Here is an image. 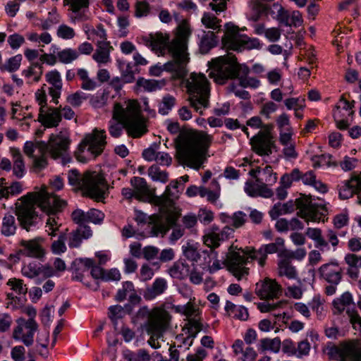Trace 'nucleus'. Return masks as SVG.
Returning <instances> with one entry per match:
<instances>
[{
  "label": "nucleus",
  "mask_w": 361,
  "mask_h": 361,
  "mask_svg": "<svg viewBox=\"0 0 361 361\" xmlns=\"http://www.w3.org/2000/svg\"><path fill=\"white\" fill-rule=\"evenodd\" d=\"M346 314L353 329L360 331L361 334V317L354 309L348 308Z\"/></svg>",
  "instance_id": "nucleus-56"
},
{
  "label": "nucleus",
  "mask_w": 361,
  "mask_h": 361,
  "mask_svg": "<svg viewBox=\"0 0 361 361\" xmlns=\"http://www.w3.org/2000/svg\"><path fill=\"white\" fill-rule=\"evenodd\" d=\"M353 303L352 295L345 292L339 298H336L332 302V313L334 315H339L347 310L348 307Z\"/></svg>",
  "instance_id": "nucleus-30"
},
{
  "label": "nucleus",
  "mask_w": 361,
  "mask_h": 361,
  "mask_svg": "<svg viewBox=\"0 0 361 361\" xmlns=\"http://www.w3.org/2000/svg\"><path fill=\"white\" fill-rule=\"evenodd\" d=\"M46 223V231L49 235L55 236L56 231L59 230L61 224L59 223V219L54 215H48Z\"/></svg>",
  "instance_id": "nucleus-51"
},
{
  "label": "nucleus",
  "mask_w": 361,
  "mask_h": 361,
  "mask_svg": "<svg viewBox=\"0 0 361 361\" xmlns=\"http://www.w3.org/2000/svg\"><path fill=\"white\" fill-rule=\"evenodd\" d=\"M167 288V282L164 279L157 278L150 287H148L144 293L146 300H152L162 294Z\"/></svg>",
  "instance_id": "nucleus-29"
},
{
  "label": "nucleus",
  "mask_w": 361,
  "mask_h": 361,
  "mask_svg": "<svg viewBox=\"0 0 361 361\" xmlns=\"http://www.w3.org/2000/svg\"><path fill=\"white\" fill-rule=\"evenodd\" d=\"M142 39L145 44L152 51L160 53L164 50L166 47L168 48L169 44L171 42V41L169 42V35L161 32L150 33L143 36Z\"/></svg>",
  "instance_id": "nucleus-21"
},
{
  "label": "nucleus",
  "mask_w": 361,
  "mask_h": 361,
  "mask_svg": "<svg viewBox=\"0 0 361 361\" xmlns=\"http://www.w3.org/2000/svg\"><path fill=\"white\" fill-rule=\"evenodd\" d=\"M123 128L133 137H140L147 131L145 121L140 114L139 104L135 100H128L124 105L114 104L112 118L109 121V133L112 137H118Z\"/></svg>",
  "instance_id": "nucleus-4"
},
{
  "label": "nucleus",
  "mask_w": 361,
  "mask_h": 361,
  "mask_svg": "<svg viewBox=\"0 0 361 361\" xmlns=\"http://www.w3.org/2000/svg\"><path fill=\"white\" fill-rule=\"evenodd\" d=\"M35 205L48 215H55L66 206V202L49 192L46 187L19 198L15 204V214L20 226L27 231L35 224L37 218Z\"/></svg>",
  "instance_id": "nucleus-1"
},
{
  "label": "nucleus",
  "mask_w": 361,
  "mask_h": 361,
  "mask_svg": "<svg viewBox=\"0 0 361 361\" xmlns=\"http://www.w3.org/2000/svg\"><path fill=\"white\" fill-rule=\"evenodd\" d=\"M38 121L47 128L56 127L61 121L59 108H46L44 112H39Z\"/></svg>",
  "instance_id": "nucleus-26"
},
{
  "label": "nucleus",
  "mask_w": 361,
  "mask_h": 361,
  "mask_svg": "<svg viewBox=\"0 0 361 361\" xmlns=\"http://www.w3.org/2000/svg\"><path fill=\"white\" fill-rule=\"evenodd\" d=\"M305 99L299 98H290L285 100L284 103L287 109H293L295 111L303 109Z\"/></svg>",
  "instance_id": "nucleus-60"
},
{
  "label": "nucleus",
  "mask_w": 361,
  "mask_h": 361,
  "mask_svg": "<svg viewBox=\"0 0 361 361\" xmlns=\"http://www.w3.org/2000/svg\"><path fill=\"white\" fill-rule=\"evenodd\" d=\"M256 294L261 299H273L281 295V286L275 280L265 279L256 284Z\"/></svg>",
  "instance_id": "nucleus-20"
},
{
  "label": "nucleus",
  "mask_w": 361,
  "mask_h": 361,
  "mask_svg": "<svg viewBox=\"0 0 361 361\" xmlns=\"http://www.w3.org/2000/svg\"><path fill=\"white\" fill-rule=\"evenodd\" d=\"M249 175L255 178L257 183H264L272 185L277 181V175L274 173L270 166H266L262 169L259 166L252 168L249 171Z\"/></svg>",
  "instance_id": "nucleus-23"
},
{
  "label": "nucleus",
  "mask_w": 361,
  "mask_h": 361,
  "mask_svg": "<svg viewBox=\"0 0 361 361\" xmlns=\"http://www.w3.org/2000/svg\"><path fill=\"white\" fill-rule=\"evenodd\" d=\"M209 75L219 84L224 83L228 78H234L238 75L239 64L232 54L219 56L211 62Z\"/></svg>",
  "instance_id": "nucleus-11"
},
{
  "label": "nucleus",
  "mask_w": 361,
  "mask_h": 361,
  "mask_svg": "<svg viewBox=\"0 0 361 361\" xmlns=\"http://www.w3.org/2000/svg\"><path fill=\"white\" fill-rule=\"evenodd\" d=\"M191 35L188 23L183 20L177 27L175 37L169 44L168 51L172 60L162 66L156 65L150 68L152 75L159 76L164 70L171 72L176 78H183L187 73V65L190 58L188 52V42Z\"/></svg>",
  "instance_id": "nucleus-3"
},
{
  "label": "nucleus",
  "mask_w": 361,
  "mask_h": 361,
  "mask_svg": "<svg viewBox=\"0 0 361 361\" xmlns=\"http://www.w3.org/2000/svg\"><path fill=\"white\" fill-rule=\"evenodd\" d=\"M13 159V173L18 178L23 177L25 171V165L23 156L19 149L12 148L11 149Z\"/></svg>",
  "instance_id": "nucleus-37"
},
{
  "label": "nucleus",
  "mask_w": 361,
  "mask_h": 361,
  "mask_svg": "<svg viewBox=\"0 0 361 361\" xmlns=\"http://www.w3.org/2000/svg\"><path fill=\"white\" fill-rule=\"evenodd\" d=\"M225 27L226 30L222 37V44L225 48L237 51L261 48L262 45L259 39L240 35L237 26L227 23Z\"/></svg>",
  "instance_id": "nucleus-10"
},
{
  "label": "nucleus",
  "mask_w": 361,
  "mask_h": 361,
  "mask_svg": "<svg viewBox=\"0 0 361 361\" xmlns=\"http://www.w3.org/2000/svg\"><path fill=\"white\" fill-rule=\"evenodd\" d=\"M325 300L320 295H315L310 305L312 311L314 312L318 320L322 321L325 319L327 314V310L324 305Z\"/></svg>",
  "instance_id": "nucleus-34"
},
{
  "label": "nucleus",
  "mask_w": 361,
  "mask_h": 361,
  "mask_svg": "<svg viewBox=\"0 0 361 361\" xmlns=\"http://www.w3.org/2000/svg\"><path fill=\"white\" fill-rule=\"evenodd\" d=\"M273 125H264L263 130L259 131L251 140L250 143L252 149L260 156H269L272 153V149L274 148V141L271 135V130Z\"/></svg>",
  "instance_id": "nucleus-14"
},
{
  "label": "nucleus",
  "mask_w": 361,
  "mask_h": 361,
  "mask_svg": "<svg viewBox=\"0 0 361 361\" xmlns=\"http://www.w3.org/2000/svg\"><path fill=\"white\" fill-rule=\"evenodd\" d=\"M82 30L86 35L87 39L96 42V45L108 43L106 31L102 24H98L94 27L89 23L84 24Z\"/></svg>",
  "instance_id": "nucleus-24"
},
{
  "label": "nucleus",
  "mask_w": 361,
  "mask_h": 361,
  "mask_svg": "<svg viewBox=\"0 0 361 361\" xmlns=\"http://www.w3.org/2000/svg\"><path fill=\"white\" fill-rule=\"evenodd\" d=\"M22 59L23 57L20 54L16 55L10 58L2 68L9 72L16 71L19 68Z\"/></svg>",
  "instance_id": "nucleus-57"
},
{
  "label": "nucleus",
  "mask_w": 361,
  "mask_h": 361,
  "mask_svg": "<svg viewBox=\"0 0 361 361\" xmlns=\"http://www.w3.org/2000/svg\"><path fill=\"white\" fill-rule=\"evenodd\" d=\"M134 219L137 224L145 223L149 219L148 226L150 229L151 235L158 236L161 235L163 237L168 232L170 227L175 224L177 217L176 214L169 213L166 216L152 215L147 218L146 214L135 210Z\"/></svg>",
  "instance_id": "nucleus-12"
},
{
  "label": "nucleus",
  "mask_w": 361,
  "mask_h": 361,
  "mask_svg": "<svg viewBox=\"0 0 361 361\" xmlns=\"http://www.w3.org/2000/svg\"><path fill=\"white\" fill-rule=\"evenodd\" d=\"M250 6L253 11V13L249 18L250 20L256 22L259 18L261 13L266 9L264 5L257 0H252L250 1Z\"/></svg>",
  "instance_id": "nucleus-53"
},
{
  "label": "nucleus",
  "mask_w": 361,
  "mask_h": 361,
  "mask_svg": "<svg viewBox=\"0 0 361 361\" xmlns=\"http://www.w3.org/2000/svg\"><path fill=\"white\" fill-rule=\"evenodd\" d=\"M42 73V66L38 63H35L23 70L22 75L27 80L28 84H32L40 80Z\"/></svg>",
  "instance_id": "nucleus-31"
},
{
  "label": "nucleus",
  "mask_w": 361,
  "mask_h": 361,
  "mask_svg": "<svg viewBox=\"0 0 361 361\" xmlns=\"http://www.w3.org/2000/svg\"><path fill=\"white\" fill-rule=\"evenodd\" d=\"M295 205L299 210L297 215L304 219L307 222L319 221V215H323L324 207L312 203L310 198L303 197L295 200Z\"/></svg>",
  "instance_id": "nucleus-16"
},
{
  "label": "nucleus",
  "mask_w": 361,
  "mask_h": 361,
  "mask_svg": "<svg viewBox=\"0 0 361 361\" xmlns=\"http://www.w3.org/2000/svg\"><path fill=\"white\" fill-rule=\"evenodd\" d=\"M361 177L353 176L350 180L343 182L339 187V196L341 199L346 200L353 196V193L357 192Z\"/></svg>",
  "instance_id": "nucleus-27"
},
{
  "label": "nucleus",
  "mask_w": 361,
  "mask_h": 361,
  "mask_svg": "<svg viewBox=\"0 0 361 361\" xmlns=\"http://www.w3.org/2000/svg\"><path fill=\"white\" fill-rule=\"evenodd\" d=\"M140 317H147L145 328L149 336L162 337L164 333L169 329L171 316L163 307H154L149 310L147 307L141 308L137 313Z\"/></svg>",
  "instance_id": "nucleus-9"
},
{
  "label": "nucleus",
  "mask_w": 361,
  "mask_h": 361,
  "mask_svg": "<svg viewBox=\"0 0 361 361\" xmlns=\"http://www.w3.org/2000/svg\"><path fill=\"white\" fill-rule=\"evenodd\" d=\"M16 324L13 331V338L22 342L27 347L32 345L34 343V335L38 329L36 321L20 317L16 320Z\"/></svg>",
  "instance_id": "nucleus-13"
},
{
  "label": "nucleus",
  "mask_w": 361,
  "mask_h": 361,
  "mask_svg": "<svg viewBox=\"0 0 361 361\" xmlns=\"http://www.w3.org/2000/svg\"><path fill=\"white\" fill-rule=\"evenodd\" d=\"M190 105L200 114L209 105V81L204 74L192 73L185 81Z\"/></svg>",
  "instance_id": "nucleus-7"
},
{
  "label": "nucleus",
  "mask_w": 361,
  "mask_h": 361,
  "mask_svg": "<svg viewBox=\"0 0 361 361\" xmlns=\"http://www.w3.org/2000/svg\"><path fill=\"white\" fill-rule=\"evenodd\" d=\"M342 361H361V346L358 341L343 342Z\"/></svg>",
  "instance_id": "nucleus-25"
},
{
  "label": "nucleus",
  "mask_w": 361,
  "mask_h": 361,
  "mask_svg": "<svg viewBox=\"0 0 361 361\" xmlns=\"http://www.w3.org/2000/svg\"><path fill=\"white\" fill-rule=\"evenodd\" d=\"M42 243V239L40 238L32 240H21L20 241L21 249L19 250V253L26 257L41 259L45 255V250Z\"/></svg>",
  "instance_id": "nucleus-18"
},
{
  "label": "nucleus",
  "mask_w": 361,
  "mask_h": 361,
  "mask_svg": "<svg viewBox=\"0 0 361 361\" xmlns=\"http://www.w3.org/2000/svg\"><path fill=\"white\" fill-rule=\"evenodd\" d=\"M231 231L228 227H225L221 231H212L202 237L203 243L210 250H204L202 253L208 258H216L217 252L215 249L219 247L221 242L228 238V232Z\"/></svg>",
  "instance_id": "nucleus-17"
},
{
  "label": "nucleus",
  "mask_w": 361,
  "mask_h": 361,
  "mask_svg": "<svg viewBox=\"0 0 361 361\" xmlns=\"http://www.w3.org/2000/svg\"><path fill=\"white\" fill-rule=\"evenodd\" d=\"M267 257L261 248L245 247L244 249L231 245L224 262L228 270L238 280H241L249 274V269L245 265L250 261L256 260L260 267H264Z\"/></svg>",
  "instance_id": "nucleus-5"
},
{
  "label": "nucleus",
  "mask_w": 361,
  "mask_h": 361,
  "mask_svg": "<svg viewBox=\"0 0 361 361\" xmlns=\"http://www.w3.org/2000/svg\"><path fill=\"white\" fill-rule=\"evenodd\" d=\"M176 104V98L170 94L164 96L159 106V112L161 115H166Z\"/></svg>",
  "instance_id": "nucleus-47"
},
{
  "label": "nucleus",
  "mask_w": 361,
  "mask_h": 361,
  "mask_svg": "<svg viewBox=\"0 0 361 361\" xmlns=\"http://www.w3.org/2000/svg\"><path fill=\"white\" fill-rule=\"evenodd\" d=\"M17 228L15 217L11 214H5L2 220L1 232L5 236L15 234Z\"/></svg>",
  "instance_id": "nucleus-38"
},
{
  "label": "nucleus",
  "mask_w": 361,
  "mask_h": 361,
  "mask_svg": "<svg viewBox=\"0 0 361 361\" xmlns=\"http://www.w3.org/2000/svg\"><path fill=\"white\" fill-rule=\"evenodd\" d=\"M306 235L317 243V246H326L327 242L322 238V231L319 228H308Z\"/></svg>",
  "instance_id": "nucleus-52"
},
{
  "label": "nucleus",
  "mask_w": 361,
  "mask_h": 361,
  "mask_svg": "<svg viewBox=\"0 0 361 361\" xmlns=\"http://www.w3.org/2000/svg\"><path fill=\"white\" fill-rule=\"evenodd\" d=\"M110 43H104L97 45V49L92 54V59L99 64H106L111 61Z\"/></svg>",
  "instance_id": "nucleus-32"
},
{
  "label": "nucleus",
  "mask_w": 361,
  "mask_h": 361,
  "mask_svg": "<svg viewBox=\"0 0 361 361\" xmlns=\"http://www.w3.org/2000/svg\"><path fill=\"white\" fill-rule=\"evenodd\" d=\"M325 352L330 360L342 361L343 359V343L339 345H329L326 348Z\"/></svg>",
  "instance_id": "nucleus-48"
},
{
  "label": "nucleus",
  "mask_w": 361,
  "mask_h": 361,
  "mask_svg": "<svg viewBox=\"0 0 361 361\" xmlns=\"http://www.w3.org/2000/svg\"><path fill=\"white\" fill-rule=\"evenodd\" d=\"M35 150H37L38 154L45 153V142L27 141L25 143L23 152L27 156L34 158L37 156L34 154Z\"/></svg>",
  "instance_id": "nucleus-44"
},
{
  "label": "nucleus",
  "mask_w": 361,
  "mask_h": 361,
  "mask_svg": "<svg viewBox=\"0 0 361 361\" xmlns=\"http://www.w3.org/2000/svg\"><path fill=\"white\" fill-rule=\"evenodd\" d=\"M125 313L124 309L121 305H114L109 307V316L115 324L116 320L122 318L125 315Z\"/></svg>",
  "instance_id": "nucleus-61"
},
{
  "label": "nucleus",
  "mask_w": 361,
  "mask_h": 361,
  "mask_svg": "<svg viewBox=\"0 0 361 361\" xmlns=\"http://www.w3.org/2000/svg\"><path fill=\"white\" fill-rule=\"evenodd\" d=\"M165 84L164 80H155L140 78L137 81V86L142 87L144 90L147 92L156 91L157 90L161 89Z\"/></svg>",
  "instance_id": "nucleus-42"
},
{
  "label": "nucleus",
  "mask_w": 361,
  "mask_h": 361,
  "mask_svg": "<svg viewBox=\"0 0 361 361\" xmlns=\"http://www.w3.org/2000/svg\"><path fill=\"white\" fill-rule=\"evenodd\" d=\"M70 140L65 133L61 132L57 135L52 134L47 143H45V153L49 152L51 157L54 159L62 158L63 164L69 161V158L64 157L68 147Z\"/></svg>",
  "instance_id": "nucleus-15"
},
{
  "label": "nucleus",
  "mask_w": 361,
  "mask_h": 361,
  "mask_svg": "<svg viewBox=\"0 0 361 361\" xmlns=\"http://www.w3.org/2000/svg\"><path fill=\"white\" fill-rule=\"evenodd\" d=\"M184 257L189 261L197 262L200 259V251L198 243H187L182 247Z\"/></svg>",
  "instance_id": "nucleus-36"
},
{
  "label": "nucleus",
  "mask_w": 361,
  "mask_h": 361,
  "mask_svg": "<svg viewBox=\"0 0 361 361\" xmlns=\"http://www.w3.org/2000/svg\"><path fill=\"white\" fill-rule=\"evenodd\" d=\"M278 271L280 276H285L288 279H295L297 271L295 268L287 259H281L278 264Z\"/></svg>",
  "instance_id": "nucleus-41"
},
{
  "label": "nucleus",
  "mask_w": 361,
  "mask_h": 361,
  "mask_svg": "<svg viewBox=\"0 0 361 361\" xmlns=\"http://www.w3.org/2000/svg\"><path fill=\"white\" fill-rule=\"evenodd\" d=\"M32 161V167L35 172H39L45 169L48 164L46 153L39 154L35 157Z\"/></svg>",
  "instance_id": "nucleus-58"
},
{
  "label": "nucleus",
  "mask_w": 361,
  "mask_h": 361,
  "mask_svg": "<svg viewBox=\"0 0 361 361\" xmlns=\"http://www.w3.org/2000/svg\"><path fill=\"white\" fill-rule=\"evenodd\" d=\"M345 261L350 267L348 274L351 278L357 279L358 277L356 269L361 267V256H357L355 254H348L345 257Z\"/></svg>",
  "instance_id": "nucleus-39"
},
{
  "label": "nucleus",
  "mask_w": 361,
  "mask_h": 361,
  "mask_svg": "<svg viewBox=\"0 0 361 361\" xmlns=\"http://www.w3.org/2000/svg\"><path fill=\"white\" fill-rule=\"evenodd\" d=\"M106 134L104 130L97 128L85 135L75 152L76 159L80 162H86L89 158L100 155L106 145Z\"/></svg>",
  "instance_id": "nucleus-8"
},
{
  "label": "nucleus",
  "mask_w": 361,
  "mask_h": 361,
  "mask_svg": "<svg viewBox=\"0 0 361 361\" xmlns=\"http://www.w3.org/2000/svg\"><path fill=\"white\" fill-rule=\"evenodd\" d=\"M78 270H88L91 269V275L94 279H104V271L99 266H96L93 259L90 258L79 259L77 261Z\"/></svg>",
  "instance_id": "nucleus-28"
},
{
  "label": "nucleus",
  "mask_w": 361,
  "mask_h": 361,
  "mask_svg": "<svg viewBox=\"0 0 361 361\" xmlns=\"http://www.w3.org/2000/svg\"><path fill=\"white\" fill-rule=\"evenodd\" d=\"M294 210L293 204L290 202L285 204H276L269 212V215L273 219H277L279 216L291 213Z\"/></svg>",
  "instance_id": "nucleus-43"
},
{
  "label": "nucleus",
  "mask_w": 361,
  "mask_h": 361,
  "mask_svg": "<svg viewBox=\"0 0 361 361\" xmlns=\"http://www.w3.org/2000/svg\"><path fill=\"white\" fill-rule=\"evenodd\" d=\"M46 78L49 83H50L52 87H62V82L61 79V75L59 73L56 71H52L46 74Z\"/></svg>",
  "instance_id": "nucleus-62"
},
{
  "label": "nucleus",
  "mask_w": 361,
  "mask_h": 361,
  "mask_svg": "<svg viewBox=\"0 0 361 361\" xmlns=\"http://www.w3.org/2000/svg\"><path fill=\"white\" fill-rule=\"evenodd\" d=\"M270 184L258 183V189L256 197L260 196L264 198H270L274 195L273 190L269 188Z\"/></svg>",
  "instance_id": "nucleus-64"
},
{
  "label": "nucleus",
  "mask_w": 361,
  "mask_h": 361,
  "mask_svg": "<svg viewBox=\"0 0 361 361\" xmlns=\"http://www.w3.org/2000/svg\"><path fill=\"white\" fill-rule=\"evenodd\" d=\"M281 347V341L279 337L274 338H265L259 341L258 350L261 353L271 351L274 353L279 352Z\"/></svg>",
  "instance_id": "nucleus-33"
},
{
  "label": "nucleus",
  "mask_w": 361,
  "mask_h": 361,
  "mask_svg": "<svg viewBox=\"0 0 361 361\" xmlns=\"http://www.w3.org/2000/svg\"><path fill=\"white\" fill-rule=\"evenodd\" d=\"M22 274L29 279H34L39 276L47 279L55 275V271L51 265L40 264L36 262L25 264L21 269Z\"/></svg>",
  "instance_id": "nucleus-19"
},
{
  "label": "nucleus",
  "mask_w": 361,
  "mask_h": 361,
  "mask_svg": "<svg viewBox=\"0 0 361 361\" xmlns=\"http://www.w3.org/2000/svg\"><path fill=\"white\" fill-rule=\"evenodd\" d=\"M7 285L11 287V290L18 294L25 295L27 293V288L26 285L23 283L22 279L16 278L10 279L7 282Z\"/></svg>",
  "instance_id": "nucleus-54"
},
{
  "label": "nucleus",
  "mask_w": 361,
  "mask_h": 361,
  "mask_svg": "<svg viewBox=\"0 0 361 361\" xmlns=\"http://www.w3.org/2000/svg\"><path fill=\"white\" fill-rule=\"evenodd\" d=\"M318 272L320 276L327 282L337 285L342 278V269L336 262H329L321 266Z\"/></svg>",
  "instance_id": "nucleus-22"
},
{
  "label": "nucleus",
  "mask_w": 361,
  "mask_h": 361,
  "mask_svg": "<svg viewBox=\"0 0 361 361\" xmlns=\"http://www.w3.org/2000/svg\"><path fill=\"white\" fill-rule=\"evenodd\" d=\"M180 192L178 190H172L171 186H167L164 193L159 197L155 198L157 204L162 207L171 206L173 201L179 197Z\"/></svg>",
  "instance_id": "nucleus-35"
},
{
  "label": "nucleus",
  "mask_w": 361,
  "mask_h": 361,
  "mask_svg": "<svg viewBox=\"0 0 361 361\" xmlns=\"http://www.w3.org/2000/svg\"><path fill=\"white\" fill-rule=\"evenodd\" d=\"M131 184L134 188L135 193L140 197L142 194L147 193L148 188L147 183L144 178L140 177H134L131 180Z\"/></svg>",
  "instance_id": "nucleus-55"
},
{
  "label": "nucleus",
  "mask_w": 361,
  "mask_h": 361,
  "mask_svg": "<svg viewBox=\"0 0 361 361\" xmlns=\"http://www.w3.org/2000/svg\"><path fill=\"white\" fill-rule=\"evenodd\" d=\"M189 272V266L183 262H176L169 269V273L174 279H183Z\"/></svg>",
  "instance_id": "nucleus-40"
},
{
  "label": "nucleus",
  "mask_w": 361,
  "mask_h": 361,
  "mask_svg": "<svg viewBox=\"0 0 361 361\" xmlns=\"http://www.w3.org/2000/svg\"><path fill=\"white\" fill-rule=\"evenodd\" d=\"M212 139L202 130L180 132L176 138V159L180 164L199 170L207 159Z\"/></svg>",
  "instance_id": "nucleus-2"
},
{
  "label": "nucleus",
  "mask_w": 361,
  "mask_h": 361,
  "mask_svg": "<svg viewBox=\"0 0 361 361\" xmlns=\"http://www.w3.org/2000/svg\"><path fill=\"white\" fill-rule=\"evenodd\" d=\"M68 178L71 185L80 188L86 195L97 201L104 197L108 189L103 176L96 171H86L80 176L77 170H71Z\"/></svg>",
  "instance_id": "nucleus-6"
},
{
  "label": "nucleus",
  "mask_w": 361,
  "mask_h": 361,
  "mask_svg": "<svg viewBox=\"0 0 361 361\" xmlns=\"http://www.w3.org/2000/svg\"><path fill=\"white\" fill-rule=\"evenodd\" d=\"M202 24L207 28L212 30L220 29V20L212 13H205L202 18Z\"/></svg>",
  "instance_id": "nucleus-50"
},
{
  "label": "nucleus",
  "mask_w": 361,
  "mask_h": 361,
  "mask_svg": "<svg viewBox=\"0 0 361 361\" xmlns=\"http://www.w3.org/2000/svg\"><path fill=\"white\" fill-rule=\"evenodd\" d=\"M78 52L72 49H66L57 54L59 60L63 63H69L78 57Z\"/></svg>",
  "instance_id": "nucleus-49"
},
{
  "label": "nucleus",
  "mask_w": 361,
  "mask_h": 361,
  "mask_svg": "<svg viewBox=\"0 0 361 361\" xmlns=\"http://www.w3.org/2000/svg\"><path fill=\"white\" fill-rule=\"evenodd\" d=\"M149 176L154 181L166 183L168 180V173L161 170L158 166L152 165L148 169Z\"/></svg>",
  "instance_id": "nucleus-46"
},
{
  "label": "nucleus",
  "mask_w": 361,
  "mask_h": 361,
  "mask_svg": "<svg viewBox=\"0 0 361 361\" xmlns=\"http://www.w3.org/2000/svg\"><path fill=\"white\" fill-rule=\"evenodd\" d=\"M57 36L60 38L64 39H71L74 37L75 33L74 30L66 25H61L56 32Z\"/></svg>",
  "instance_id": "nucleus-59"
},
{
  "label": "nucleus",
  "mask_w": 361,
  "mask_h": 361,
  "mask_svg": "<svg viewBox=\"0 0 361 361\" xmlns=\"http://www.w3.org/2000/svg\"><path fill=\"white\" fill-rule=\"evenodd\" d=\"M216 44V36L212 31L205 32L201 39L200 49L204 53H207Z\"/></svg>",
  "instance_id": "nucleus-45"
},
{
  "label": "nucleus",
  "mask_w": 361,
  "mask_h": 361,
  "mask_svg": "<svg viewBox=\"0 0 361 361\" xmlns=\"http://www.w3.org/2000/svg\"><path fill=\"white\" fill-rule=\"evenodd\" d=\"M149 5L146 1H137L135 4V16L141 18L147 16L149 13Z\"/></svg>",
  "instance_id": "nucleus-63"
}]
</instances>
